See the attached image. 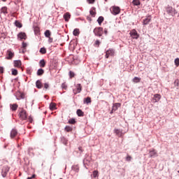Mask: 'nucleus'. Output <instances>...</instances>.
Listing matches in <instances>:
<instances>
[{
  "mask_svg": "<svg viewBox=\"0 0 179 179\" xmlns=\"http://www.w3.org/2000/svg\"><path fill=\"white\" fill-rule=\"evenodd\" d=\"M20 120L22 121H26L27 120V112L24 109H22L19 113Z\"/></svg>",
  "mask_w": 179,
  "mask_h": 179,
  "instance_id": "nucleus-1",
  "label": "nucleus"
},
{
  "mask_svg": "<svg viewBox=\"0 0 179 179\" xmlns=\"http://www.w3.org/2000/svg\"><path fill=\"white\" fill-rule=\"evenodd\" d=\"M110 12L112 13V15H114L115 16L117 15H120V13H121V8H120V7L118 6H112L110 8Z\"/></svg>",
  "mask_w": 179,
  "mask_h": 179,
  "instance_id": "nucleus-2",
  "label": "nucleus"
},
{
  "mask_svg": "<svg viewBox=\"0 0 179 179\" xmlns=\"http://www.w3.org/2000/svg\"><path fill=\"white\" fill-rule=\"evenodd\" d=\"M94 34L98 37H101L103 36V27H96L94 29Z\"/></svg>",
  "mask_w": 179,
  "mask_h": 179,
  "instance_id": "nucleus-3",
  "label": "nucleus"
},
{
  "mask_svg": "<svg viewBox=\"0 0 179 179\" xmlns=\"http://www.w3.org/2000/svg\"><path fill=\"white\" fill-rule=\"evenodd\" d=\"M9 166L5 165L1 169V176L2 177L5 178L8 176V173H9Z\"/></svg>",
  "mask_w": 179,
  "mask_h": 179,
  "instance_id": "nucleus-4",
  "label": "nucleus"
},
{
  "mask_svg": "<svg viewBox=\"0 0 179 179\" xmlns=\"http://www.w3.org/2000/svg\"><path fill=\"white\" fill-rule=\"evenodd\" d=\"M44 34H45V36L47 38H48V43H52L53 38H51V31H50V30L48 29V30H46V31H45Z\"/></svg>",
  "mask_w": 179,
  "mask_h": 179,
  "instance_id": "nucleus-5",
  "label": "nucleus"
},
{
  "mask_svg": "<svg viewBox=\"0 0 179 179\" xmlns=\"http://www.w3.org/2000/svg\"><path fill=\"white\" fill-rule=\"evenodd\" d=\"M131 37L132 38H135L136 40H138L139 38V34H138V31H136L135 29H132L129 33Z\"/></svg>",
  "mask_w": 179,
  "mask_h": 179,
  "instance_id": "nucleus-6",
  "label": "nucleus"
},
{
  "mask_svg": "<svg viewBox=\"0 0 179 179\" xmlns=\"http://www.w3.org/2000/svg\"><path fill=\"white\" fill-rule=\"evenodd\" d=\"M18 135L19 132H17V130L16 129H13L10 131V136L11 139H15V138H16V136H17Z\"/></svg>",
  "mask_w": 179,
  "mask_h": 179,
  "instance_id": "nucleus-7",
  "label": "nucleus"
},
{
  "mask_svg": "<svg viewBox=\"0 0 179 179\" xmlns=\"http://www.w3.org/2000/svg\"><path fill=\"white\" fill-rule=\"evenodd\" d=\"M114 54H115V52L113 49H109L106 52V58L108 59L110 57H114Z\"/></svg>",
  "mask_w": 179,
  "mask_h": 179,
  "instance_id": "nucleus-8",
  "label": "nucleus"
},
{
  "mask_svg": "<svg viewBox=\"0 0 179 179\" xmlns=\"http://www.w3.org/2000/svg\"><path fill=\"white\" fill-rule=\"evenodd\" d=\"M161 99H162V95L159 94H154V96L152 98V101L153 103H159Z\"/></svg>",
  "mask_w": 179,
  "mask_h": 179,
  "instance_id": "nucleus-9",
  "label": "nucleus"
},
{
  "mask_svg": "<svg viewBox=\"0 0 179 179\" xmlns=\"http://www.w3.org/2000/svg\"><path fill=\"white\" fill-rule=\"evenodd\" d=\"M74 94H78L82 92V85L80 84H77L76 90H73Z\"/></svg>",
  "mask_w": 179,
  "mask_h": 179,
  "instance_id": "nucleus-10",
  "label": "nucleus"
},
{
  "mask_svg": "<svg viewBox=\"0 0 179 179\" xmlns=\"http://www.w3.org/2000/svg\"><path fill=\"white\" fill-rule=\"evenodd\" d=\"M18 38H20V40H26L27 38V36H26V33L24 32H20L17 35Z\"/></svg>",
  "mask_w": 179,
  "mask_h": 179,
  "instance_id": "nucleus-11",
  "label": "nucleus"
},
{
  "mask_svg": "<svg viewBox=\"0 0 179 179\" xmlns=\"http://www.w3.org/2000/svg\"><path fill=\"white\" fill-rule=\"evenodd\" d=\"M7 59H12L13 57H15V53H13L11 50H8L7 51Z\"/></svg>",
  "mask_w": 179,
  "mask_h": 179,
  "instance_id": "nucleus-12",
  "label": "nucleus"
},
{
  "mask_svg": "<svg viewBox=\"0 0 179 179\" xmlns=\"http://www.w3.org/2000/svg\"><path fill=\"white\" fill-rule=\"evenodd\" d=\"M14 66L15 68H21L22 67V61H20V60L14 61Z\"/></svg>",
  "mask_w": 179,
  "mask_h": 179,
  "instance_id": "nucleus-13",
  "label": "nucleus"
},
{
  "mask_svg": "<svg viewBox=\"0 0 179 179\" xmlns=\"http://www.w3.org/2000/svg\"><path fill=\"white\" fill-rule=\"evenodd\" d=\"M18 107H19V105H17V103L10 104V108L12 111H16Z\"/></svg>",
  "mask_w": 179,
  "mask_h": 179,
  "instance_id": "nucleus-14",
  "label": "nucleus"
},
{
  "mask_svg": "<svg viewBox=\"0 0 179 179\" xmlns=\"http://www.w3.org/2000/svg\"><path fill=\"white\" fill-rule=\"evenodd\" d=\"M0 13H3V15H8V7L3 6L0 10Z\"/></svg>",
  "mask_w": 179,
  "mask_h": 179,
  "instance_id": "nucleus-15",
  "label": "nucleus"
},
{
  "mask_svg": "<svg viewBox=\"0 0 179 179\" xmlns=\"http://www.w3.org/2000/svg\"><path fill=\"white\" fill-rule=\"evenodd\" d=\"M64 19L65 22H69V20L71 19V13H66L64 15Z\"/></svg>",
  "mask_w": 179,
  "mask_h": 179,
  "instance_id": "nucleus-16",
  "label": "nucleus"
},
{
  "mask_svg": "<svg viewBox=\"0 0 179 179\" xmlns=\"http://www.w3.org/2000/svg\"><path fill=\"white\" fill-rule=\"evenodd\" d=\"M114 132H115V134H116L117 136H118L119 138H121V136H122V135H123L122 131H121L120 129H115Z\"/></svg>",
  "mask_w": 179,
  "mask_h": 179,
  "instance_id": "nucleus-17",
  "label": "nucleus"
},
{
  "mask_svg": "<svg viewBox=\"0 0 179 179\" xmlns=\"http://www.w3.org/2000/svg\"><path fill=\"white\" fill-rule=\"evenodd\" d=\"M152 21V17L148 16L145 20H143V24H149L150 22Z\"/></svg>",
  "mask_w": 179,
  "mask_h": 179,
  "instance_id": "nucleus-18",
  "label": "nucleus"
},
{
  "mask_svg": "<svg viewBox=\"0 0 179 179\" xmlns=\"http://www.w3.org/2000/svg\"><path fill=\"white\" fill-rule=\"evenodd\" d=\"M50 110H51V111H54V110H57V103H52V102L50 103Z\"/></svg>",
  "mask_w": 179,
  "mask_h": 179,
  "instance_id": "nucleus-19",
  "label": "nucleus"
},
{
  "mask_svg": "<svg viewBox=\"0 0 179 179\" xmlns=\"http://www.w3.org/2000/svg\"><path fill=\"white\" fill-rule=\"evenodd\" d=\"M120 107H121V103H115L113 107V111H117V110H118V108H120Z\"/></svg>",
  "mask_w": 179,
  "mask_h": 179,
  "instance_id": "nucleus-20",
  "label": "nucleus"
},
{
  "mask_svg": "<svg viewBox=\"0 0 179 179\" xmlns=\"http://www.w3.org/2000/svg\"><path fill=\"white\" fill-rule=\"evenodd\" d=\"M166 12L168 15L173 16V7H167Z\"/></svg>",
  "mask_w": 179,
  "mask_h": 179,
  "instance_id": "nucleus-21",
  "label": "nucleus"
},
{
  "mask_svg": "<svg viewBox=\"0 0 179 179\" xmlns=\"http://www.w3.org/2000/svg\"><path fill=\"white\" fill-rule=\"evenodd\" d=\"M36 86L38 89H41V87H43V84L41 83V80H38L36 82Z\"/></svg>",
  "mask_w": 179,
  "mask_h": 179,
  "instance_id": "nucleus-22",
  "label": "nucleus"
},
{
  "mask_svg": "<svg viewBox=\"0 0 179 179\" xmlns=\"http://www.w3.org/2000/svg\"><path fill=\"white\" fill-rule=\"evenodd\" d=\"M76 113L78 117H85V113L82 110L78 109Z\"/></svg>",
  "mask_w": 179,
  "mask_h": 179,
  "instance_id": "nucleus-23",
  "label": "nucleus"
},
{
  "mask_svg": "<svg viewBox=\"0 0 179 179\" xmlns=\"http://www.w3.org/2000/svg\"><path fill=\"white\" fill-rule=\"evenodd\" d=\"M97 22H98L99 26H101V24L104 22V17L100 16L98 18Z\"/></svg>",
  "mask_w": 179,
  "mask_h": 179,
  "instance_id": "nucleus-24",
  "label": "nucleus"
},
{
  "mask_svg": "<svg viewBox=\"0 0 179 179\" xmlns=\"http://www.w3.org/2000/svg\"><path fill=\"white\" fill-rule=\"evenodd\" d=\"M90 13L92 15L93 17H94V16H96V8H92L90 11Z\"/></svg>",
  "mask_w": 179,
  "mask_h": 179,
  "instance_id": "nucleus-25",
  "label": "nucleus"
},
{
  "mask_svg": "<svg viewBox=\"0 0 179 179\" xmlns=\"http://www.w3.org/2000/svg\"><path fill=\"white\" fill-rule=\"evenodd\" d=\"M37 75L38 76H41L42 75H44V70L43 69H39L37 71Z\"/></svg>",
  "mask_w": 179,
  "mask_h": 179,
  "instance_id": "nucleus-26",
  "label": "nucleus"
},
{
  "mask_svg": "<svg viewBox=\"0 0 179 179\" xmlns=\"http://www.w3.org/2000/svg\"><path fill=\"white\" fill-rule=\"evenodd\" d=\"M92 103V99L90 97H87L84 99V103L89 104Z\"/></svg>",
  "mask_w": 179,
  "mask_h": 179,
  "instance_id": "nucleus-27",
  "label": "nucleus"
},
{
  "mask_svg": "<svg viewBox=\"0 0 179 179\" xmlns=\"http://www.w3.org/2000/svg\"><path fill=\"white\" fill-rule=\"evenodd\" d=\"M39 65H40L41 68H44L45 66V60L41 59L39 62Z\"/></svg>",
  "mask_w": 179,
  "mask_h": 179,
  "instance_id": "nucleus-28",
  "label": "nucleus"
},
{
  "mask_svg": "<svg viewBox=\"0 0 179 179\" xmlns=\"http://www.w3.org/2000/svg\"><path fill=\"white\" fill-rule=\"evenodd\" d=\"M156 155H157L156 150H152L151 151H150V157H153V156H156Z\"/></svg>",
  "mask_w": 179,
  "mask_h": 179,
  "instance_id": "nucleus-29",
  "label": "nucleus"
},
{
  "mask_svg": "<svg viewBox=\"0 0 179 179\" xmlns=\"http://www.w3.org/2000/svg\"><path fill=\"white\" fill-rule=\"evenodd\" d=\"M39 52H41V54H47V49H45V48H41Z\"/></svg>",
  "mask_w": 179,
  "mask_h": 179,
  "instance_id": "nucleus-30",
  "label": "nucleus"
},
{
  "mask_svg": "<svg viewBox=\"0 0 179 179\" xmlns=\"http://www.w3.org/2000/svg\"><path fill=\"white\" fill-rule=\"evenodd\" d=\"M133 82L134 83H139V82H141V78H138V77H134L133 78Z\"/></svg>",
  "mask_w": 179,
  "mask_h": 179,
  "instance_id": "nucleus-31",
  "label": "nucleus"
},
{
  "mask_svg": "<svg viewBox=\"0 0 179 179\" xmlns=\"http://www.w3.org/2000/svg\"><path fill=\"white\" fill-rule=\"evenodd\" d=\"M79 29H75L73 31V36H79Z\"/></svg>",
  "mask_w": 179,
  "mask_h": 179,
  "instance_id": "nucleus-32",
  "label": "nucleus"
},
{
  "mask_svg": "<svg viewBox=\"0 0 179 179\" xmlns=\"http://www.w3.org/2000/svg\"><path fill=\"white\" fill-rule=\"evenodd\" d=\"M133 4L138 6V5H141V1H139V0H133Z\"/></svg>",
  "mask_w": 179,
  "mask_h": 179,
  "instance_id": "nucleus-33",
  "label": "nucleus"
},
{
  "mask_svg": "<svg viewBox=\"0 0 179 179\" xmlns=\"http://www.w3.org/2000/svg\"><path fill=\"white\" fill-rule=\"evenodd\" d=\"M92 176L94 178H96V177H99V171H94Z\"/></svg>",
  "mask_w": 179,
  "mask_h": 179,
  "instance_id": "nucleus-34",
  "label": "nucleus"
},
{
  "mask_svg": "<svg viewBox=\"0 0 179 179\" xmlns=\"http://www.w3.org/2000/svg\"><path fill=\"white\" fill-rule=\"evenodd\" d=\"M65 131L66 132H72V127H71L69 126H66Z\"/></svg>",
  "mask_w": 179,
  "mask_h": 179,
  "instance_id": "nucleus-35",
  "label": "nucleus"
},
{
  "mask_svg": "<svg viewBox=\"0 0 179 179\" xmlns=\"http://www.w3.org/2000/svg\"><path fill=\"white\" fill-rule=\"evenodd\" d=\"M18 72L16 69H12V75H13L14 76H16L17 75Z\"/></svg>",
  "mask_w": 179,
  "mask_h": 179,
  "instance_id": "nucleus-36",
  "label": "nucleus"
},
{
  "mask_svg": "<svg viewBox=\"0 0 179 179\" xmlns=\"http://www.w3.org/2000/svg\"><path fill=\"white\" fill-rule=\"evenodd\" d=\"M76 120H75V119H73V118L70 119V120H69V124H76Z\"/></svg>",
  "mask_w": 179,
  "mask_h": 179,
  "instance_id": "nucleus-37",
  "label": "nucleus"
},
{
  "mask_svg": "<svg viewBox=\"0 0 179 179\" xmlns=\"http://www.w3.org/2000/svg\"><path fill=\"white\" fill-rule=\"evenodd\" d=\"M15 26L17 27L20 28V27H22V23H20V22H19V21H15Z\"/></svg>",
  "mask_w": 179,
  "mask_h": 179,
  "instance_id": "nucleus-38",
  "label": "nucleus"
},
{
  "mask_svg": "<svg viewBox=\"0 0 179 179\" xmlns=\"http://www.w3.org/2000/svg\"><path fill=\"white\" fill-rule=\"evenodd\" d=\"M94 45L95 47H99V45H100V41L96 40V41L94 42Z\"/></svg>",
  "mask_w": 179,
  "mask_h": 179,
  "instance_id": "nucleus-39",
  "label": "nucleus"
},
{
  "mask_svg": "<svg viewBox=\"0 0 179 179\" xmlns=\"http://www.w3.org/2000/svg\"><path fill=\"white\" fill-rule=\"evenodd\" d=\"M174 85L176 87H179V80L177 79L174 81Z\"/></svg>",
  "mask_w": 179,
  "mask_h": 179,
  "instance_id": "nucleus-40",
  "label": "nucleus"
},
{
  "mask_svg": "<svg viewBox=\"0 0 179 179\" xmlns=\"http://www.w3.org/2000/svg\"><path fill=\"white\" fill-rule=\"evenodd\" d=\"M69 76L70 78L72 79V78L75 77V73H73V71H69Z\"/></svg>",
  "mask_w": 179,
  "mask_h": 179,
  "instance_id": "nucleus-41",
  "label": "nucleus"
},
{
  "mask_svg": "<svg viewBox=\"0 0 179 179\" xmlns=\"http://www.w3.org/2000/svg\"><path fill=\"white\" fill-rule=\"evenodd\" d=\"M175 65H176V66H179V58H176V59H175Z\"/></svg>",
  "mask_w": 179,
  "mask_h": 179,
  "instance_id": "nucleus-42",
  "label": "nucleus"
},
{
  "mask_svg": "<svg viewBox=\"0 0 179 179\" xmlns=\"http://www.w3.org/2000/svg\"><path fill=\"white\" fill-rule=\"evenodd\" d=\"M131 159H132L131 156L127 155V157H126L127 162H131Z\"/></svg>",
  "mask_w": 179,
  "mask_h": 179,
  "instance_id": "nucleus-43",
  "label": "nucleus"
},
{
  "mask_svg": "<svg viewBox=\"0 0 179 179\" xmlns=\"http://www.w3.org/2000/svg\"><path fill=\"white\" fill-rule=\"evenodd\" d=\"M62 89H64V90H66V89H67V86H66V84H65V83H63L62 85Z\"/></svg>",
  "mask_w": 179,
  "mask_h": 179,
  "instance_id": "nucleus-44",
  "label": "nucleus"
},
{
  "mask_svg": "<svg viewBox=\"0 0 179 179\" xmlns=\"http://www.w3.org/2000/svg\"><path fill=\"white\" fill-rule=\"evenodd\" d=\"M96 0H87V1L88 2V3H90V4H93L94 3Z\"/></svg>",
  "mask_w": 179,
  "mask_h": 179,
  "instance_id": "nucleus-45",
  "label": "nucleus"
},
{
  "mask_svg": "<svg viewBox=\"0 0 179 179\" xmlns=\"http://www.w3.org/2000/svg\"><path fill=\"white\" fill-rule=\"evenodd\" d=\"M34 31H35V33H40V29H38V27H36V28H35V29H34Z\"/></svg>",
  "mask_w": 179,
  "mask_h": 179,
  "instance_id": "nucleus-46",
  "label": "nucleus"
},
{
  "mask_svg": "<svg viewBox=\"0 0 179 179\" xmlns=\"http://www.w3.org/2000/svg\"><path fill=\"white\" fill-rule=\"evenodd\" d=\"M26 47H27V43L23 42L22 43V48H26Z\"/></svg>",
  "mask_w": 179,
  "mask_h": 179,
  "instance_id": "nucleus-47",
  "label": "nucleus"
},
{
  "mask_svg": "<svg viewBox=\"0 0 179 179\" xmlns=\"http://www.w3.org/2000/svg\"><path fill=\"white\" fill-rule=\"evenodd\" d=\"M28 120H29V122H31V123L33 122V117H31V116H29Z\"/></svg>",
  "mask_w": 179,
  "mask_h": 179,
  "instance_id": "nucleus-48",
  "label": "nucleus"
},
{
  "mask_svg": "<svg viewBox=\"0 0 179 179\" xmlns=\"http://www.w3.org/2000/svg\"><path fill=\"white\" fill-rule=\"evenodd\" d=\"M44 87H45V89H48V87H49L48 83H45Z\"/></svg>",
  "mask_w": 179,
  "mask_h": 179,
  "instance_id": "nucleus-49",
  "label": "nucleus"
},
{
  "mask_svg": "<svg viewBox=\"0 0 179 179\" xmlns=\"http://www.w3.org/2000/svg\"><path fill=\"white\" fill-rule=\"evenodd\" d=\"M35 178H36V175H33L31 177H28L27 179H32Z\"/></svg>",
  "mask_w": 179,
  "mask_h": 179,
  "instance_id": "nucleus-50",
  "label": "nucleus"
},
{
  "mask_svg": "<svg viewBox=\"0 0 179 179\" xmlns=\"http://www.w3.org/2000/svg\"><path fill=\"white\" fill-rule=\"evenodd\" d=\"M108 33V29L105 28V29H104V34H105L106 35H107Z\"/></svg>",
  "mask_w": 179,
  "mask_h": 179,
  "instance_id": "nucleus-51",
  "label": "nucleus"
},
{
  "mask_svg": "<svg viewBox=\"0 0 179 179\" xmlns=\"http://www.w3.org/2000/svg\"><path fill=\"white\" fill-rule=\"evenodd\" d=\"M0 72L3 73V67H0Z\"/></svg>",
  "mask_w": 179,
  "mask_h": 179,
  "instance_id": "nucleus-52",
  "label": "nucleus"
},
{
  "mask_svg": "<svg viewBox=\"0 0 179 179\" xmlns=\"http://www.w3.org/2000/svg\"><path fill=\"white\" fill-rule=\"evenodd\" d=\"M78 150H80V152H83V150L82 149V147H79Z\"/></svg>",
  "mask_w": 179,
  "mask_h": 179,
  "instance_id": "nucleus-53",
  "label": "nucleus"
},
{
  "mask_svg": "<svg viewBox=\"0 0 179 179\" xmlns=\"http://www.w3.org/2000/svg\"><path fill=\"white\" fill-rule=\"evenodd\" d=\"M3 2H6V0H1Z\"/></svg>",
  "mask_w": 179,
  "mask_h": 179,
  "instance_id": "nucleus-54",
  "label": "nucleus"
},
{
  "mask_svg": "<svg viewBox=\"0 0 179 179\" xmlns=\"http://www.w3.org/2000/svg\"><path fill=\"white\" fill-rule=\"evenodd\" d=\"M107 1H108V0H105V2H107Z\"/></svg>",
  "mask_w": 179,
  "mask_h": 179,
  "instance_id": "nucleus-55",
  "label": "nucleus"
},
{
  "mask_svg": "<svg viewBox=\"0 0 179 179\" xmlns=\"http://www.w3.org/2000/svg\"><path fill=\"white\" fill-rule=\"evenodd\" d=\"M1 99V96H0V99Z\"/></svg>",
  "mask_w": 179,
  "mask_h": 179,
  "instance_id": "nucleus-56",
  "label": "nucleus"
},
{
  "mask_svg": "<svg viewBox=\"0 0 179 179\" xmlns=\"http://www.w3.org/2000/svg\"><path fill=\"white\" fill-rule=\"evenodd\" d=\"M59 179H62V178H59Z\"/></svg>",
  "mask_w": 179,
  "mask_h": 179,
  "instance_id": "nucleus-57",
  "label": "nucleus"
}]
</instances>
